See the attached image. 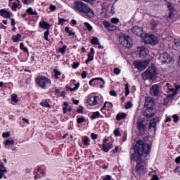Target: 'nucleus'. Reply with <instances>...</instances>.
Here are the masks:
<instances>
[{"instance_id": "1", "label": "nucleus", "mask_w": 180, "mask_h": 180, "mask_svg": "<svg viewBox=\"0 0 180 180\" xmlns=\"http://www.w3.org/2000/svg\"><path fill=\"white\" fill-rule=\"evenodd\" d=\"M134 153L131 154V160L136 161V171L139 175L146 174L147 171V163L146 160L143 159V157L146 158V156L150 154L151 151V146L148 143H144V141L139 140L136 142V145L133 147Z\"/></svg>"}, {"instance_id": "2", "label": "nucleus", "mask_w": 180, "mask_h": 180, "mask_svg": "<svg viewBox=\"0 0 180 180\" xmlns=\"http://www.w3.org/2000/svg\"><path fill=\"white\" fill-rule=\"evenodd\" d=\"M73 8L78 11V12H81V13H85L87 18H90V19H94L95 17V13L94 11L88 5L82 2V1H75Z\"/></svg>"}, {"instance_id": "3", "label": "nucleus", "mask_w": 180, "mask_h": 180, "mask_svg": "<svg viewBox=\"0 0 180 180\" xmlns=\"http://www.w3.org/2000/svg\"><path fill=\"white\" fill-rule=\"evenodd\" d=\"M155 68L149 67L144 72L142 73V78L145 81L147 79L154 81V79H155Z\"/></svg>"}, {"instance_id": "4", "label": "nucleus", "mask_w": 180, "mask_h": 180, "mask_svg": "<svg viewBox=\"0 0 180 180\" xmlns=\"http://www.w3.org/2000/svg\"><path fill=\"white\" fill-rule=\"evenodd\" d=\"M158 61L161 64H171L172 63V56L168 53H161L158 58Z\"/></svg>"}, {"instance_id": "5", "label": "nucleus", "mask_w": 180, "mask_h": 180, "mask_svg": "<svg viewBox=\"0 0 180 180\" xmlns=\"http://www.w3.org/2000/svg\"><path fill=\"white\" fill-rule=\"evenodd\" d=\"M120 42L124 47L130 48L132 46L130 37L126 36L125 34H122L120 36Z\"/></svg>"}, {"instance_id": "6", "label": "nucleus", "mask_w": 180, "mask_h": 180, "mask_svg": "<svg viewBox=\"0 0 180 180\" xmlns=\"http://www.w3.org/2000/svg\"><path fill=\"white\" fill-rule=\"evenodd\" d=\"M148 64H150V60H148L134 62V65L135 68H137V70H139V71H143V70H146V68L148 67Z\"/></svg>"}, {"instance_id": "7", "label": "nucleus", "mask_w": 180, "mask_h": 180, "mask_svg": "<svg viewBox=\"0 0 180 180\" xmlns=\"http://www.w3.org/2000/svg\"><path fill=\"white\" fill-rule=\"evenodd\" d=\"M37 83L41 86V88H46L47 85L51 84V81L47 79L46 77H37Z\"/></svg>"}, {"instance_id": "8", "label": "nucleus", "mask_w": 180, "mask_h": 180, "mask_svg": "<svg viewBox=\"0 0 180 180\" xmlns=\"http://www.w3.org/2000/svg\"><path fill=\"white\" fill-rule=\"evenodd\" d=\"M143 41L146 44H157V37L154 34L146 35L143 38Z\"/></svg>"}, {"instance_id": "9", "label": "nucleus", "mask_w": 180, "mask_h": 180, "mask_svg": "<svg viewBox=\"0 0 180 180\" xmlns=\"http://www.w3.org/2000/svg\"><path fill=\"white\" fill-rule=\"evenodd\" d=\"M150 94L152 96H158L160 95V85L159 84H153L150 88Z\"/></svg>"}, {"instance_id": "10", "label": "nucleus", "mask_w": 180, "mask_h": 180, "mask_svg": "<svg viewBox=\"0 0 180 180\" xmlns=\"http://www.w3.org/2000/svg\"><path fill=\"white\" fill-rule=\"evenodd\" d=\"M113 146L112 143H108V139H105L103 143V151H105V153H109V150H111Z\"/></svg>"}, {"instance_id": "11", "label": "nucleus", "mask_w": 180, "mask_h": 180, "mask_svg": "<svg viewBox=\"0 0 180 180\" xmlns=\"http://www.w3.org/2000/svg\"><path fill=\"white\" fill-rule=\"evenodd\" d=\"M136 127L139 131H144L146 130V124H144V120L139 119L136 122Z\"/></svg>"}, {"instance_id": "12", "label": "nucleus", "mask_w": 180, "mask_h": 180, "mask_svg": "<svg viewBox=\"0 0 180 180\" xmlns=\"http://www.w3.org/2000/svg\"><path fill=\"white\" fill-rule=\"evenodd\" d=\"M160 122V117L153 118L149 123V129H154V131H155L157 129V123Z\"/></svg>"}, {"instance_id": "13", "label": "nucleus", "mask_w": 180, "mask_h": 180, "mask_svg": "<svg viewBox=\"0 0 180 180\" xmlns=\"http://www.w3.org/2000/svg\"><path fill=\"white\" fill-rule=\"evenodd\" d=\"M132 33L136 36H143V28L135 26L131 29Z\"/></svg>"}, {"instance_id": "14", "label": "nucleus", "mask_w": 180, "mask_h": 180, "mask_svg": "<svg viewBox=\"0 0 180 180\" xmlns=\"http://www.w3.org/2000/svg\"><path fill=\"white\" fill-rule=\"evenodd\" d=\"M141 57H146L148 53V49L144 46H138L137 47Z\"/></svg>"}, {"instance_id": "15", "label": "nucleus", "mask_w": 180, "mask_h": 180, "mask_svg": "<svg viewBox=\"0 0 180 180\" xmlns=\"http://www.w3.org/2000/svg\"><path fill=\"white\" fill-rule=\"evenodd\" d=\"M87 102L90 106L98 105V96H91L89 98Z\"/></svg>"}, {"instance_id": "16", "label": "nucleus", "mask_w": 180, "mask_h": 180, "mask_svg": "<svg viewBox=\"0 0 180 180\" xmlns=\"http://www.w3.org/2000/svg\"><path fill=\"white\" fill-rule=\"evenodd\" d=\"M0 15L3 18H6L7 19H11V13L6 9L0 10Z\"/></svg>"}, {"instance_id": "17", "label": "nucleus", "mask_w": 180, "mask_h": 180, "mask_svg": "<svg viewBox=\"0 0 180 180\" xmlns=\"http://www.w3.org/2000/svg\"><path fill=\"white\" fill-rule=\"evenodd\" d=\"M160 23V20L153 19L150 21L151 30H155V29H157Z\"/></svg>"}, {"instance_id": "18", "label": "nucleus", "mask_w": 180, "mask_h": 180, "mask_svg": "<svg viewBox=\"0 0 180 180\" xmlns=\"http://www.w3.org/2000/svg\"><path fill=\"white\" fill-rule=\"evenodd\" d=\"M39 27H41V29L49 30V29L51 27V25H50V24L47 23L46 21H42L39 22Z\"/></svg>"}, {"instance_id": "19", "label": "nucleus", "mask_w": 180, "mask_h": 180, "mask_svg": "<svg viewBox=\"0 0 180 180\" xmlns=\"http://www.w3.org/2000/svg\"><path fill=\"white\" fill-rule=\"evenodd\" d=\"M154 100L150 97L146 98L145 105L146 106H153Z\"/></svg>"}, {"instance_id": "20", "label": "nucleus", "mask_w": 180, "mask_h": 180, "mask_svg": "<svg viewBox=\"0 0 180 180\" xmlns=\"http://www.w3.org/2000/svg\"><path fill=\"white\" fill-rule=\"evenodd\" d=\"M126 113L125 112H121L117 115L116 116V120L120 122V120H123V119H126Z\"/></svg>"}, {"instance_id": "21", "label": "nucleus", "mask_w": 180, "mask_h": 180, "mask_svg": "<svg viewBox=\"0 0 180 180\" xmlns=\"http://www.w3.org/2000/svg\"><path fill=\"white\" fill-rule=\"evenodd\" d=\"M170 91H171V92H174V94H169L167 96V98L166 99H165V101H171V99H172L173 98H174V96L176 95V93L175 92H176V90H175V89H170Z\"/></svg>"}, {"instance_id": "22", "label": "nucleus", "mask_w": 180, "mask_h": 180, "mask_svg": "<svg viewBox=\"0 0 180 180\" xmlns=\"http://www.w3.org/2000/svg\"><path fill=\"white\" fill-rule=\"evenodd\" d=\"M94 54H95V50L94 48L90 49V53L88 54V60L92 61L94 60Z\"/></svg>"}, {"instance_id": "23", "label": "nucleus", "mask_w": 180, "mask_h": 180, "mask_svg": "<svg viewBox=\"0 0 180 180\" xmlns=\"http://www.w3.org/2000/svg\"><path fill=\"white\" fill-rule=\"evenodd\" d=\"M20 39H22V34H20L14 35L12 37V40L13 41L14 43H18V41H19V40H20Z\"/></svg>"}, {"instance_id": "24", "label": "nucleus", "mask_w": 180, "mask_h": 180, "mask_svg": "<svg viewBox=\"0 0 180 180\" xmlns=\"http://www.w3.org/2000/svg\"><path fill=\"white\" fill-rule=\"evenodd\" d=\"M148 112H149L148 110H146L145 112H143V116H145V117H147L148 119H150V117H154L155 114L154 113L149 114Z\"/></svg>"}, {"instance_id": "25", "label": "nucleus", "mask_w": 180, "mask_h": 180, "mask_svg": "<svg viewBox=\"0 0 180 180\" xmlns=\"http://www.w3.org/2000/svg\"><path fill=\"white\" fill-rule=\"evenodd\" d=\"M94 81H101L103 82V85H105V80L102 77H96V78H94V79L90 80L89 85H92V83L94 82Z\"/></svg>"}, {"instance_id": "26", "label": "nucleus", "mask_w": 180, "mask_h": 180, "mask_svg": "<svg viewBox=\"0 0 180 180\" xmlns=\"http://www.w3.org/2000/svg\"><path fill=\"white\" fill-rule=\"evenodd\" d=\"M37 175L39 176V178H41V176H43V175H44V171L41 170V168L38 167Z\"/></svg>"}, {"instance_id": "27", "label": "nucleus", "mask_w": 180, "mask_h": 180, "mask_svg": "<svg viewBox=\"0 0 180 180\" xmlns=\"http://www.w3.org/2000/svg\"><path fill=\"white\" fill-rule=\"evenodd\" d=\"M11 101L13 102H14L15 103H18V102H19V100L18 99V95L12 94L11 95Z\"/></svg>"}, {"instance_id": "28", "label": "nucleus", "mask_w": 180, "mask_h": 180, "mask_svg": "<svg viewBox=\"0 0 180 180\" xmlns=\"http://www.w3.org/2000/svg\"><path fill=\"white\" fill-rule=\"evenodd\" d=\"M83 144L84 146H89V138L88 136H84Z\"/></svg>"}, {"instance_id": "29", "label": "nucleus", "mask_w": 180, "mask_h": 180, "mask_svg": "<svg viewBox=\"0 0 180 180\" xmlns=\"http://www.w3.org/2000/svg\"><path fill=\"white\" fill-rule=\"evenodd\" d=\"M91 42L94 44L95 46H97V44H99V39H98V38L96 37H93L91 39Z\"/></svg>"}, {"instance_id": "30", "label": "nucleus", "mask_w": 180, "mask_h": 180, "mask_svg": "<svg viewBox=\"0 0 180 180\" xmlns=\"http://www.w3.org/2000/svg\"><path fill=\"white\" fill-rule=\"evenodd\" d=\"M101 115V113H99V112H93V115L91 117V119H92V120H94V119H96V117H99V116Z\"/></svg>"}, {"instance_id": "31", "label": "nucleus", "mask_w": 180, "mask_h": 180, "mask_svg": "<svg viewBox=\"0 0 180 180\" xmlns=\"http://www.w3.org/2000/svg\"><path fill=\"white\" fill-rule=\"evenodd\" d=\"M106 105H110V109H112V108H113V104L112 103L106 101L104 103L103 106L102 107L101 110H103V109H105V108H106Z\"/></svg>"}, {"instance_id": "32", "label": "nucleus", "mask_w": 180, "mask_h": 180, "mask_svg": "<svg viewBox=\"0 0 180 180\" xmlns=\"http://www.w3.org/2000/svg\"><path fill=\"white\" fill-rule=\"evenodd\" d=\"M27 13H30V15H37V12L33 11V8H29L27 10Z\"/></svg>"}, {"instance_id": "33", "label": "nucleus", "mask_w": 180, "mask_h": 180, "mask_svg": "<svg viewBox=\"0 0 180 180\" xmlns=\"http://www.w3.org/2000/svg\"><path fill=\"white\" fill-rule=\"evenodd\" d=\"M132 107H133V103L130 101L127 102L124 106L125 109H130Z\"/></svg>"}, {"instance_id": "34", "label": "nucleus", "mask_w": 180, "mask_h": 180, "mask_svg": "<svg viewBox=\"0 0 180 180\" xmlns=\"http://www.w3.org/2000/svg\"><path fill=\"white\" fill-rule=\"evenodd\" d=\"M40 105L41 106H44V108H51V105L50 104H49V103L47 101L41 102V103H40Z\"/></svg>"}, {"instance_id": "35", "label": "nucleus", "mask_w": 180, "mask_h": 180, "mask_svg": "<svg viewBox=\"0 0 180 180\" xmlns=\"http://www.w3.org/2000/svg\"><path fill=\"white\" fill-rule=\"evenodd\" d=\"M53 72L55 73V78L58 79V76L61 75V72H60V71L57 70L56 69L53 70Z\"/></svg>"}, {"instance_id": "36", "label": "nucleus", "mask_w": 180, "mask_h": 180, "mask_svg": "<svg viewBox=\"0 0 180 180\" xmlns=\"http://www.w3.org/2000/svg\"><path fill=\"white\" fill-rule=\"evenodd\" d=\"M0 172H6V169H5V165H4L3 162L0 164Z\"/></svg>"}, {"instance_id": "37", "label": "nucleus", "mask_w": 180, "mask_h": 180, "mask_svg": "<svg viewBox=\"0 0 180 180\" xmlns=\"http://www.w3.org/2000/svg\"><path fill=\"white\" fill-rule=\"evenodd\" d=\"M9 144H11V146H13V144H15V141L13 140L9 141L8 139L6 140L5 141V146H9Z\"/></svg>"}, {"instance_id": "38", "label": "nucleus", "mask_w": 180, "mask_h": 180, "mask_svg": "<svg viewBox=\"0 0 180 180\" xmlns=\"http://www.w3.org/2000/svg\"><path fill=\"white\" fill-rule=\"evenodd\" d=\"M167 8H168V9L169 10V11H175V8H174V5H172V4H171V3H167Z\"/></svg>"}, {"instance_id": "39", "label": "nucleus", "mask_w": 180, "mask_h": 180, "mask_svg": "<svg viewBox=\"0 0 180 180\" xmlns=\"http://www.w3.org/2000/svg\"><path fill=\"white\" fill-rule=\"evenodd\" d=\"M66 49H67V46L64 45L62 48L59 49L60 53H61V54H65Z\"/></svg>"}, {"instance_id": "40", "label": "nucleus", "mask_w": 180, "mask_h": 180, "mask_svg": "<svg viewBox=\"0 0 180 180\" xmlns=\"http://www.w3.org/2000/svg\"><path fill=\"white\" fill-rule=\"evenodd\" d=\"M130 94V90L129 89V84H125V96H127Z\"/></svg>"}, {"instance_id": "41", "label": "nucleus", "mask_w": 180, "mask_h": 180, "mask_svg": "<svg viewBox=\"0 0 180 180\" xmlns=\"http://www.w3.org/2000/svg\"><path fill=\"white\" fill-rule=\"evenodd\" d=\"M50 34V32L49 30H46L45 32H44V39L46 40L47 41H49V35Z\"/></svg>"}, {"instance_id": "42", "label": "nucleus", "mask_w": 180, "mask_h": 180, "mask_svg": "<svg viewBox=\"0 0 180 180\" xmlns=\"http://www.w3.org/2000/svg\"><path fill=\"white\" fill-rule=\"evenodd\" d=\"M103 25L105 27V29H108L109 27L110 26V22H109L108 21H103Z\"/></svg>"}, {"instance_id": "43", "label": "nucleus", "mask_w": 180, "mask_h": 180, "mask_svg": "<svg viewBox=\"0 0 180 180\" xmlns=\"http://www.w3.org/2000/svg\"><path fill=\"white\" fill-rule=\"evenodd\" d=\"M2 137L4 139H8V137H11V134L9 132H4L2 134Z\"/></svg>"}, {"instance_id": "44", "label": "nucleus", "mask_w": 180, "mask_h": 180, "mask_svg": "<svg viewBox=\"0 0 180 180\" xmlns=\"http://www.w3.org/2000/svg\"><path fill=\"white\" fill-rule=\"evenodd\" d=\"M77 67H79V62H74L72 65V68H74V70H76Z\"/></svg>"}, {"instance_id": "45", "label": "nucleus", "mask_w": 180, "mask_h": 180, "mask_svg": "<svg viewBox=\"0 0 180 180\" xmlns=\"http://www.w3.org/2000/svg\"><path fill=\"white\" fill-rule=\"evenodd\" d=\"M84 25L86 26V27L89 30V32H91V30H92V26H91V25H89V23L84 22Z\"/></svg>"}, {"instance_id": "46", "label": "nucleus", "mask_w": 180, "mask_h": 180, "mask_svg": "<svg viewBox=\"0 0 180 180\" xmlns=\"http://www.w3.org/2000/svg\"><path fill=\"white\" fill-rule=\"evenodd\" d=\"M108 30H110V32H113V30H116V27L115 25H112L110 24V26L108 28Z\"/></svg>"}, {"instance_id": "47", "label": "nucleus", "mask_w": 180, "mask_h": 180, "mask_svg": "<svg viewBox=\"0 0 180 180\" xmlns=\"http://www.w3.org/2000/svg\"><path fill=\"white\" fill-rule=\"evenodd\" d=\"M78 88H79V83L75 84V86L74 88H70V90L71 91V92H72L74 91H77Z\"/></svg>"}, {"instance_id": "48", "label": "nucleus", "mask_w": 180, "mask_h": 180, "mask_svg": "<svg viewBox=\"0 0 180 180\" xmlns=\"http://www.w3.org/2000/svg\"><path fill=\"white\" fill-rule=\"evenodd\" d=\"M84 122H85V118L84 117L77 118V123L79 124H81V123H84Z\"/></svg>"}, {"instance_id": "49", "label": "nucleus", "mask_w": 180, "mask_h": 180, "mask_svg": "<svg viewBox=\"0 0 180 180\" xmlns=\"http://www.w3.org/2000/svg\"><path fill=\"white\" fill-rule=\"evenodd\" d=\"M114 134L116 137L120 136V131H119V129H116L115 130H114Z\"/></svg>"}, {"instance_id": "50", "label": "nucleus", "mask_w": 180, "mask_h": 180, "mask_svg": "<svg viewBox=\"0 0 180 180\" xmlns=\"http://www.w3.org/2000/svg\"><path fill=\"white\" fill-rule=\"evenodd\" d=\"M174 44L177 49H180V39L174 41Z\"/></svg>"}, {"instance_id": "51", "label": "nucleus", "mask_w": 180, "mask_h": 180, "mask_svg": "<svg viewBox=\"0 0 180 180\" xmlns=\"http://www.w3.org/2000/svg\"><path fill=\"white\" fill-rule=\"evenodd\" d=\"M114 73L116 74V75H119V74H120V69L117 68H114Z\"/></svg>"}, {"instance_id": "52", "label": "nucleus", "mask_w": 180, "mask_h": 180, "mask_svg": "<svg viewBox=\"0 0 180 180\" xmlns=\"http://www.w3.org/2000/svg\"><path fill=\"white\" fill-rule=\"evenodd\" d=\"M173 119H174V123H176L178 122V120H179V117H178V115H174Z\"/></svg>"}, {"instance_id": "53", "label": "nucleus", "mask_w": 180, "mask_h": 180, "mask_svg": "<svg viewBox=\"0 0 180 180\" xmlns=\"http://www.w3.org/2000/svg\"><path fill=\"white\" fill-rule=\"evenodd\" d=\"M49 9H51V11L54 12V11H56V9H57V7L53 4H51L49 6Z\"/></svg>"}, {"instance_id": "54", "label": "nucleus", "mask_w": 180, "mask_h": 180, "mask_svg": "<svg viewBox=\"0 0 180 180\" xmlns=\"http://www.w3.org/2000/svg\"><path fill=\"white\" fill-rule=\"evenodd\" d=\"M110 95H111V96H117V94L116 91H115V90H111L110 91Z\"/></svg>"}, {"instance_id": "55", "label": "nucleus", "mask_w": 180, "mask_h": 180, "mask_svg": "<svg viewBox=\"0 0 180 180\" xmlns=\"http://www.w3.org/2000/svg\"><path fill=\"white\" fill-rule=\"evenodd\" d=\"M174 11H169L168 18H169L170 19H172V18H174Z\"/></svg>"}, {"instance_id": "56", "label": "nucleus", "mask_w": 180, "mask_h": 180, "mask_svg": "<svg viewBox=\"0 0 180 180\" xmlns=\"http://www.w3.org/2000/svg\"><path fill=\"white\" fill-rule=\"evenodd\" d=\"M77 113H82L84 112V107L80 106L77 110Z\"/></svg>"}, {"instance_id": "57", "label": "nucleus", "mask_w": 180, "mask_h": 180, "mask_svg": "<svg viewBox=\"0 0 180 180\" xmlns=\"http://www.w3.org/2000/svg\"><path fill=\"white\" fill-rule=\"evenodd\" d=\"M111 22L112 23H115V24H117L119 23V19L118 18H114L111 20Z\"/></svg>"}, {"instance_id": "58", "label": "nucleus", "mask_w": 180, "mask_h": 180, "mask_svg": "<svg viewBox=\"0 0 180 180\" xmlns=\"http://www.w3.org/2000/svg\"><path fill=\"white\" fill-rule=\"evenodd\" d=\"M59 23H58V25H61L63 26V25H64V22H65V19H63V18H59Z\"/></svg>"}, {"instance_id": "59", "label": "nucleus", "mask_w": 180, "mask_h": 180, "mask_svg": "<svg viewBox=\"0 0 180 180\" xmlns=\"http://www.w3.org/2000/svg\"><path fill=\"white\" fill-rule=\"evenodd\" d=\"M86 75H87V74H86V71H82V78H83V79L86 78Z\"/></svg>"}, {"instance_id": "60", "label": "nucleus", "mask_w": 180, "mask_h": 180, "mask_svg": "<svg viewBox=\"0 0 180 180\" xmlns=\"http://www.w3.org/2000/svg\"><path fill=\"white\" fill-rule=\"evenodd\" d=\"M91 139H92V140H96V139H98V135H96L94 133H91Z\"/></svg>"}, {"instance_id": "61", "label": "nucleus", "mask_w": 180, "mask_h": 180, "mask_svg": "<svg viewBox=\"0 0 180 180\" xmlns=\"http://www.w3.org/2000/svg\"><path fill=\"white\" fill-rule=\"evenodd\" d=\"M16 8H18V4L13 3V5L12 6V9H14V11H16Z\"/></svg>"}, {"instance_id": "62", "label": "nucleus", "mask_w": 180, "mask_h": 180, "mask_svg": "<svg viewBox=\"0 0 180 180\" xmlns=\"http://www.w3.org/2000/svg\"><path fill=\"white\" fill-rule=\"evenodd\" d=\"M175 163L176 164L180 163V155L175 159Z\"/></svg>"}, {"instance_id": "63", "label": "nucleus", "mask_w": 180, "mask_h": 180, "mask_svg": "<svg viewBox=\"0 0 180 180\" xmlns=\"http://www.w3.org/2000/svg\"><path fill=\"white\" fill-rule=\"evenodd\" d=\"M112 179V176H110V175H107L105 178L104 180H110Z\"/></svg>"}, {"instance_id": "64", "label": "nucleus", "mask_w": 180, "mask_h": 180, "mask_svg": "<svg viewBox=\"0 0 180 180\" xmlns=\"http://www.w3.org/2000/svg\"><path fill=\"white\" fill-rule=\"evenodd\" d=\"M150 180H158V176L154 175Z\"/></svg>"}]
</instances>
